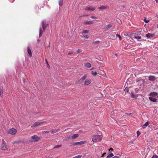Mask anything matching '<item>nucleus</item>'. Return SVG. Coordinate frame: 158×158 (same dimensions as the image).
<instances>
[{"label":"nucleus","mask_w":158,"mask_h":158,"mask_svg":"<svg viewBox=\"0 0 158 158\" xmlns=\"http://www.w3.org/2000/svg\"><path fill=\"white\" fill-rule=\"evenodd\" d=\"M102 139V137L101 136L96 135L93 137L92 140L94 142H97L100 141Z\"/></svg>","instance_id":"obj_1"},{"label":"nucleus","mask_w":158,"mask_h":158,"mask_svg":"<svg viewBox=\"0 0 158 158\" xmlns=\"http://www.w3.org/2000/svg\"><path fill=\"white\" fill-rule=\"evenodd\" d=\"M1 148L2 150L6 151L8 150V147L3 139L2 140V143L1 145Z\"/></svg>","instance_id":"obj_2"},{"label":"nucleus","mask_w":158,"mask_h":158,"mask_svg":"<svg viewBox=\"0 0 158 158\" xmlns=\"http://www.w3.org/2000/svg\"><path fill=\"white\" fill-rule=\"evenodd\" d=\"M17 132L16 130L14 128H11L8 131V133L12 135L15 134Z\"/></svg>","instance_id":"obj_3"},{"label":"nucleus","mask_w":158,"mask_h":158,"mask_svg":"<svg viewBox=\"0 0 158 158\" xmlns=\"http://www.w3.org/2000/svg\"><path fill=\"white\" fill-rule=\"evenodd\" d=\"M31 139H33L35 141H38L40 139V137H38L37 135H34L31 137Z\"/></svg>","instance_id":"obj_4"},{"label":"nucleus","mask_w":158,"mask_h":158,"mask_svg":"<svg viewBox=\"0 0 158 158\" xmlns=\"http://www.w3.org/2000/svg\"><path fill=\"white\" fill-rule=\"evenodd\" d=\"M87 77L86 74L84 75L83 77H82L81 79L78 80V82L80 83H81Z\"/></svg>","instance_id":"obj_5"},{"label":"nucleus","mask_w":158,"mask_h":158,"mask_svg":"<svg viewBox=\"0 0 158 158\" xmlns=\"http://www.w3.org/2000/svg\"><path fill=\"white\" fill-rule=\"evenodd\" d=\"M91 80L90 78H88L86 79L84 83V85H88L91 83Z\"/></svg>","instance_id":"obj_6"},{"label":"nucleus","mask_w":158,"mask_h":158,"mask_svg":"<svg viewBox=\"0 0 158 158\" xmlns=\"http://www.w3.org/2000/svg\"><path fill=\"white\" fill-rule=\"evenodd\" d=\"M86 143L85 141H81L80 142H76L73 144V146H75L78 145H82Z\"/></svg>","instance_id":"obj_7"},{"label":"nucleus","mask_w":158,"mask_h":158,"mask_svg":"<svg viewBox=\"0 0 158 158\" xmlns=\"http://www.w3.org/2000/svg\"><path fill=\"white\" fill-rule=\"evenodd\" d=\"M44 122H36L34 123L31 126L32 127H37L39 125L43 123Z\"/></svg>","instance_id":"obj_8"},{"label":"nucleus","mask_w":158,"mask_h":158,"mask_svg":"<svg viewBox=\"0 0 158 158\" xmlns=\"http://www.w3.org/2000/svg\"><path fill=\"white\" fill-rule=\"evenodd\" d=\"M42 25L43 30L44 31L46 28L47 27V24H46V22L45 20H43L42 21Z\"/></svg>","instance_id":"obj_9"},{"label":"nucleus","mask_w":158,"mask_h":158,"mask_svg":"<svg viewBox=\"0 0 158 158\" xmlns=\"http://www.w3.org/2000/svg\"><path fill=\"white\" fill-rule=\"evenodd\" d=\"M155 35V34H151L149 33L146 35V36L148 39L151 38Z\"/></svg>","instance_id":"obj_10"},{"label":"nucleus","mask_w":158,"mask_h":158,"mask_svg":"<svg viewBox=\"0 0 158 158\" xmlns=\"http://www.w3.org/2000/svg\"><path fill=\"white\" fill-rule=\"evenodd\" d=\"M96 8L94 6H89L85 8V10L93 11L95 10Z\"/></svg>","instance_id":"obj_11"},{"label":"nucleus","mask_w":158,"mask_h":158,"mask_svg":"<svg viewBox=\"0 0 158 158\" xmlns=\"http://www.w3.org/2000/svg\"><path fill=\"white\" fill-rule=\"evenodd\" d=\"M155 77L153 76H149L148 77V79L150 81H154L155 80Z\"/></svg>","instance_id":"obj_12"},{"label":"nucleus","mask_w":158,"mask_h":158,"mask_svg":"<svg viewBox=\"0 0 158 158\" xmlns=\"http://www.w3.org/2000/svg\"><path fill=\"white\" fill-rule=\"evenodd\" d=\"M158 94L157 93L155 92H153L150 94V96L152 97H157V96Z\"/></svg>","instance_id":"obj_13"},{"label":"nucleus","mask_w":158,"mask_h":158,"mask_svg":"<svg viewBox=\"0 0 158 158\" xmlns=\"http://www.w3.org/2000/svg\"><path fill=\"white\" fill-rule=\"evenodd\" d=\"M109 8V7L108 6H102L100 7H99L98 8V9H100V10H103L104 9H106L108 8Z\"/></svg>","instance_id":"obj_14"},{"label":"nucleus","mask_w":158,"mask_h":158,"mask_svg":"<svg viewBox=\"0 0 158 158\" xmlns=\"http://www.w3.org/2000/svg\"><path fill=\"white\" fill-rule=\"evenodd\" d=\"M149 100L153 102H156V99L153 97L151 96V97H149Z\"/></svg>","instance_id":"obj_15"},{"label":"nucleus","mask_w":158,"mask_h":158,"mask_svg":"<svg viewBox=\"0 0 158 158\" xmlns=\"http://www.w3.org/2000/svg\"><path fill=\"white\" fill-rule=\"evenodd\" d=\"M27 51L28 53L29 54V56L30 57L32 56V53H31V50L30 49V48L29 47L27 48Z\"/></svg>","instance_id":"obj_16"},{"label":"nucleus","mask_w":158,"mask_h":158,"mask_svg":"<svg viewBox=\"0 0 158 158\" xmlns=\"http://www.w3.org/2000/svg\"><path fill=\"white\" fill-rule=\"evenodd\" d=\"M79 135L78 134H74L71 136V138L73 139H74L78 137Z\"/></svg>","instance_id":"obj_17"},{"label":"nucleus","mask_w":158,"mask_h":158,"mask_svg":"<svg viewBox=\"0 0 158 158\" xmlns=\"http://www.w3.org/2000/svg\"><path fill=\"white\" fill-rule=\"evenodd\" d=\"M134 38L135 39H136L138 41H140V40L141 39V36H137L136 35H135L134 36Z\"/></svg>","instance_id":"obj_18"},{"label":"nucleus","mask_w":158,"mask_h":158,"mask_svg":"<svg viewBox=\"0 0 158 158\" xmlns=\"http://www.w3.org/2000/svg\"><path fill=\"white\" fill-rule=\"evenodd\" d=\"M85 66L86 67L89 68L91 67V64L90 63L87 62L85 64Z\"/></svg>","instance_id":"obj_19"},{"label":"nucleus","mask_w":158,"mask_h":158,"mask_svg":"<svg viewBox=\"0 0 158 158\" xmlns=\"http://www.w3.org/2000/svg\"><path fill=\"white\" fill-rule=\"evenodd\" d=\"M85 24L87 25H90L93 24L94 22L92 21H89L85 22Z\"/></svg>","instance_id":"obj_20"},{"label":"nucleus","mask_w":158,"mask_h":158,"mask_svg":"<svg viewBox=\"0 0 158 158\" xmlns=\"http://www.w3.org/2000/svg\"><path fill=\"white\" fill-rule=\"evenodd\" d=\"M112 27V25L110 24H109L106 25L105 28L106 30H108L110 29Z\"/></svg>","instance_id":"obj_21"},{"label":"nucleus","mask_w":158,"mask_h":158,"mask_svg":"<svg viewBox=\"0 0 158 158\" xmlns=\"http://www.w3.org/2000/svg\"><path fill=\"white\" fill-rule=\"evenodd\" d=\"M59 131V129L56 130V129H53L51 131V132L52 134H53L56 133V132H57V131Z\"/></svg>","instance_id":"obj_22"},{"label":"nucleus","mask_w":158,"mask_h":158,"mask_svg":"<svg viewBox=\"0 0 158 158\" xmlns=\"http://www.w3.org/2000/svg\"><path fill=\"white\" fill-rule=\"evenodd\" d=\"M3 89H0V95L1 98H2L3 97Z\"/></svg>","instance_id":"obj_23"},{"label":"nucleus","mask_w":158,"mask_h":158,"mask_svg":"<svg viewBox=\"0 0 158 158\" xmlns=\"http://www.w3.org/2000/svg\"><path fill=\"white\" fill-rule=\"evenodd\" d=\"M63 0H59V4L60 6H61L63 5Z\"/></svg>","instance_id":"obj_24"},{"label":"nucleus","mask_w":158,"mask_h":158,"mask_svg":"<svg viewBox=\"0 0 158 158\" xmlns=\"http://www.w3.org/2000/svg\"><path fill=\"white\" fill-rule=\"evenodd\" d=\"M42 31L41 27L40 28V32H39V37H40L42 35Z\"/></svg>","instance_id":"obj_25"},{"label":"nucleus","mask_w":158,"mask_h":158,"mask_svg":"<svg viewBox=\"0 0 158 158\" xmlns=\"http://www.w3.org/2000/svg\"><path fill=\"white\" fill-rule=\"evenodd\" d=\"M89 32V31L88 30H83L82 31V33L86 34L88 33Z\"/></svg>","instance_id":"obj_26"},{"label":"nucleus","mask_w":158,"mask_h":158,"mask_svg":"<svg viewBox=\"0 0 158 158\" xmlns=\"http://www.w3.org/2000/svg\"><path fill=\"white\" fill-rule=\"evenodd\" d=\"M114 156V155L112 153L110 154L107 156V158H109L110 157H111Z\"/></svg>","instance_id":"obj_27"},{"label":"nucleus","mask_w":158,"mask_h":158,"mask_svg":"<svg viewBox=\"0 0 158 158\" xmlns=\"http://www.w3.org/2000/svg\"><path fill=\"white\" fill-rule=\"evenodd\" d=\"M116 36L117 37H118L119 38V39L120 40H121L122 39V38L120 35L117 34H116Z\"/></svg>","instance_id":"obj_28"},{"label":"nucleus","mask_w":158,"mask_h":158,"mask_svg":"<svg viewBox=\"0 0 158 158\" xmlns=\"http://www.w3.org/2000/svg\"><path fill=\"white\" fill-rule=\"evenodd\" d=\"M91 73L94 76H96L97 74V72H95L94 73L93 71L91 72Z\"/></svg>","instance_id":"obj_29"},{"label":"nucleus","mask_w":158,"mask_h":158,"mask_svg":"<svg viewBox=\"0 0 158 158\" xmlns=\"http://www.w3.org/2000/svg\"><path fill=\"white\" fill-rule=\"evenodd\" d=\"M149 125V123L148 122H146L143 126V127H146Z\"/></svg>","instance_id":"obj_30"},{"label":"nucleus","mask_w":158,"mask_h":158,"mask_svg":"<svg viewBox=\"0 0 158 158\" xmlns=\"http://www.w3.org/2000/svg\"><path fill=\"white\" fill-rule=\"evenodd\" d=\"M62 146V145H57L54 147V148H57L60 147Z\"/></svg>","instance_id":"obj_31"},{"label":"nucleus","mask_w":158,"mask_h":158,"mask_svg":"<svg viewBox=\"0 0 158 158\" xmlns=\"http://www.w3.org/2000/svg\"><path fill=\"white\" fill-rule=\"evenodd\" d=\"M124 91H127V92H128L129 91V88L128 87H126L125 89H124Z\"/></svg>","instance_id":"obj_32"},{"label":"nucleus","mask_w":158,"mask_h":158,"mask_svg":"<svg viewBox=\"0 0 158 158\" xmlns=\"http://www.w3.org/2000/svg\"><path fill=\"white\" fill-rule=\"evenodd\" d=\"M82 157L81 155H79L75 157V158H80Z\"/></svg>","instance_id":"obj_33"},{"label":"nucleus","mask_w":158,"mask_h":158,"mask_svg":"<svg viewBox=\"0 0 158 158\" xmlns=\"http://www.w3.org/2000/svg\"><path fill=\"white\" fill-rule=\"evenodd\" d=\"M91 18L92 19H97V18L95 16H91Z\"/></svg>","instance_id":"obj_34"},{"label":"nucleus","mask_w":158,"mask_h":158,"mask_svg":"<svg viewBox=\"0 0 158 158\" xmlns=\"http://www.w3.org/2000/svg\"><path fill=\"white\" fill-rule=\"evenodd\" d=\"M152 158H158V156L157 155L153 156Z\"/></svg>","instance_id":"obj_35"},{"label":"nucleus","mask_w":158,"mask_h":158,"mask_svg":"<svg viewBox=\"0 0 158 158\" xmlns=\"http://www.w3.org/2000/svg\"><path fill=\"white\" fill-rule=\"evenodd\" d=\"M77 52L78 53H80L81 52V49H79L77 51Z\"/></svg>","instance_id":"obj_36"},{"label":"nucleus","mask_w":158,"mask_h":158,"mask_svg":"<svg viewBox=\"0 0 158 158\" xmlns=\"http://www.w3.org/2000/svg\"><path fill=\"white\" fill-rule=\"evenodd\" d=\"M49 132L48 131H43V133H48Z\"/></svg>","instance_id":"obj_37"},{"label":"nucleus","mask_w":158,"mask_h":158,"mask_svg":"<svg viewBox=\"0 0 158 158\" xmlns=\"http://www.w3.org/2000/svg\"><path fill=\"white\" fill-rule=\"evenodd\" d=\"M144 21L146 23H148L149 22V20L147 21L146 20V18H145L144 20Z\"/></svg>","instance_id":"obj_38"},{"label":"nucleus","mask_w":158,"mask_h":158,"mask_svg":"<svg viewBox=\"0 0 158 158\" xmlns=\"http://www.w3.org/2000/svg\"><path fill=\"white\" fill-rule=\"evenodd\" d=\"M84 38L86 39H88L89 38V36L88 35H85L84 36Z\"/></svg>","instance_id":"obj_39"},{"label":"nucleus","mask_w":158,"mask_h":158,"mask_svg":"<svg viewBox=\"0 0 158 158\" xmlns=\"http://www.w3.org/2000/svg\"><path fill=\"white\" fill-rule=\"evenodd\" d=\"M137 134L138 136H139L140 134V132L139 131H137Z\"/></svg>","instance_id":"obj_40"},{"label":"nucleus","mask_w":158,"mask_h":158,"mask_svg":"<svg viewBox=\"0 0 158 158\" xmlns=\"http://www.w3.org/2000/svg\"><path fill=\"white\" fill-rule=\"evenodd\" d=\"M100 42V41L98 40L96 41L95 42V43L96 44H98Z\"/></svg>","instance_id":"obj_41"},{"label":"nucleus","mask_w":158,"mask_h":158,"mask_svg":"<svg viewBox=\"0 0 158 158\" xmlns=\"http://www.w3.org/2000/svg\"><path fill=\"white\" fill-rule=\"evenodd\" d=\"M105 154H106V153L105 152L103 153V154L101 156L102 157H104V155H105Z\"/></svg>","instance_id":"obj_42"},{"label":"nucleus","mask_w":158,"mask_h":158,"mask_svg":"<svg viewBox=\"0 0 158 158\" xmlns=\"http://www.w3.org/2000/svg\"><path fill=\"white\" fill-rule=\"evenodd\" d=\"M131 96L132 98H134V95H133V94H132L131 95Z\"/></svg>","instance_id":"obj_43"},{"label":"nucleus","mask_w":158,"mask_h":158,"mask_svg":"<svg viewBox=\"0 0 158 158\" xmlns=\"http://www.w3.org/2000/svg\"><path fill=\"white\" fill-rule=\"evenodd\" d=\"M113 158H118V157L117 156H114Z\"/></svg>","instance_id":"obj_44"},{"label":"nucleus","mask_w":158,"mask_h":158,"mask_svg":"<svg viewBox=\"0 0 158 158\" xmlns=\"http://www.w3.org/2000/svg\"><path fill=\"white\" fill-rule=\"evenodd\" d=\"M109 151H110V150H111V151H112L113 150V149L112 148H110L109 149Z\"/></svg>","instance_id":"obj_45"},{"label":"nucleus","mask_w":158,"mask_h":158,"mask_svg":"<svg viewBox=\"0 0 158 158\" xmlns=\"http://www.w3.org/2000/svg\"><path fill=\"white\" fill-rule=\"evenodd\" d=\"M47 67L48 68H49L50 66H49V65L48 64H47Z\"/></svg>","instance_id":"obj_46"},{"label":"nucleus","mask_w":158,"mask_h":158,"mask_svg":"<svg viewBox=\"0 0 158 158\" xmlns=\"http://www.w3.org/2000/svg\"><path fill=\"white\" fill-rule=\"evenodd\" d=\"M45 61H46V63L47 64H48V61H47V60L46 59H45Z\"/></svg>","instance_id":"obj_47"},{"label":"nucleus","mask_w":158,"mask_h":158,"mask_svg":"<svg viewBox=\"0 0 158 158\" xmlns=\"http://www.w3.org/2000/svg\"><path fill=\"white\" fill-rule=\"evenodd\" d=\"M70 136H68L67 137V139H70Z\"/></svg>","instance_id":"obj_48"},{"label":"nucleus","mask_w":158,"mask_h":158,"mask_svg":"<svg viewBox=\"0 0 158 158\" xmlns=\"http://www.w3.org/2000/svg\"><path fill=\"white\" fill-rule=\"evenodd\" d=\"M72 54V53H71V52H69V53H68V54H69V55H70V54Z\"/></svg>","instance_id":"obj_49"},{"label":"nucleus","mask_w":158,"mask_h":158,"mask_svg":"<svg viewBox=\"0 0 158 158\" xmlns=\"http://www.w3.org/2000/svg\"><path fill=\"white\" fill-rule=\"evenodd\" d=\"M156 1V2L158 3V0H155Z\"/></svg>","instance_id":"obj_50"},{"label":"nucleus","mask_w":158,"mask_h":158,"mask_svg":"<svg viewBox=\"0 0 158 158\" xmlns=\"http://www.w3.org/2000/svg\"><path fill=\"white\" fill-rule=\"evenodd\" d=\"M140 80H137V81H137V82H138V81H140Z\"/></svg>","instance_id":"obj_51"},{"label":"nucleus","mask_w":158,"mask_h":158,"mask_svg":"<svg viewBox=\"0 0 158 158\" xmlns=\"http://www.w3.org/2000/svg\"><path fill=\"white\" fill-rule=\"evenodd\" d=\"M37 41H38L39 42H40V40H38Z\"/></svg>","instance_id":"obj_52"},{"label":"nucleus","mask_w":158,"mask_h":158,"mask_svg":"<svg viewBox=\"0 0 158 158\" xmlns=\"http://www.w3.org/2000/svg\"><path fill=\"white\" fill-rule=\"evenodd\" d=\"M115 55L117 56V54H115Z\"/></svg>","instance_id":"obj_53"},{"label":"nucleus","mask_w":158,"mask_h":158,"mask_svg":"<svg viewBox=\"0 0 158 158\" xmlns=\"http://www.w3.org/2000/svg\"><path fill=\"white\" fill-rule=\"evenodd\" d=\"M157 18H158V16H157Z\"/></svg>","instance_id":"obj_54"}]
</instances>
